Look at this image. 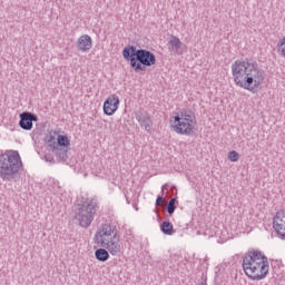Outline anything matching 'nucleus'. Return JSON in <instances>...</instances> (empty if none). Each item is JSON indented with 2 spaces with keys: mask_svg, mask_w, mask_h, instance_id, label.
Returning <instances> with one entry per match:
<instances>
[{
  "mask_svg": "<svg viewBox=\"0 0 285 285\" xmlns=\"http://www.w3.org/2000/svg\"><path fill=\"white\" fill-rule=\"evenodd\" d=\"M234 82L249 92H257L264 83V70L259 69L253 58H242L232 65Z\"/></svg>",
  "mask_w": 285,
  "mask_h": 285,
  "instance_id": "f257e3e1",
  "label": "nucleus"
},
{
  "mask_svg": "<svg viewBox=\"0 0 285 285\" xmlns=\"http://www.w3.org/2000/svg\"><path fill=\"white\" fill-rule=\"evenodd\" d=\"M269 268L268 257L257 249L248 250L243 257L244 273L254 282L266 279Z\"/></svg>",
  "mask_w": 285,
  "mask_h": 285,
  "instance_id": "f03ea898",
  "label": "nucleus"
},
{
  "mask_svg": "<svg viewBox=\"0 0 285 285\" xmlns=\"http://www.w3.org/2000/svg\"><path fill=\"white\" fill-rule=\"evenodd\" d=\"M122 57L125 61H129L130 68L135 72H146V68H153L157 63V57L153 51L137 49V47L130 45L122 49Z\"/></svg>",
  "mask_w": 285,
  "mask_h": 285,
  "instance_id": "7ed1b4c3",
  "label": "nucleus"
},
{
  "mask_svg": "<svg viewBox=\"0 0 285 285\" xmlns=\"http://www.w3.org/2000/svg\"><path fill=\"white\" fill-rule=\"evenodd\" d=\"M21 168H23V163L18 150L0 155V179L2 181H17Z\"/></svg>",
  "mask_w": 285,
  "mask_h": 285,
  "instance_id": "20e7f679",
  "label": "nucleus"
},
{
  "mask_svg": "<svg viewBox=\"0 0 285 285\" xmlns=\"http://www.w3.org/2000/svg\"><path fill=\"white\" fill-rule=\"evenodd\" d=\"M98 203L95 198H87L82 204H78L75 209V219L81 228H90V224L95 222Z\"/></svg>",
  "mask_w": 285,
  "mask_h": 285,
  "instance_id": "39448f33",
  "label": "nucleus"
},
{
  "mask_svg": "<svg viewBox=\"0 0 285 285\" xmlns=\"http://www.w3.org/2000/svg\"><path fill=\"white\" fill-rule=\"evenodd\" d=\"M170 124L177 135H187L190 137L195 131V116L191 111L181 109L174 116V121Z\"/></svg>",
  "mask_w": 285,
  "mask_h": 285,
  "instance_id": "423d86ee",
  "label": "nucleus"
},
{
  "mask_svg": "<svg viewBox=\"0 0 285 285\" xmlns=\"http://www.w3.org/2000/svg\"><path fill=\"white\" fill-rule=\"evenodd\" d=\"M110 239H119V236H117V228L112 227L110 224H102L101 228L96 232L94 242L100 246L106 242H110Z\"/></svg>",
  "mask_w": 285,
  "mask_h": 285,
  "instance_id": "0eeeda50",
  "label": "nucleus"
},
{
  "mask_svg": "<svg viewBox=\"0 0 285 285\" xmlns=\"http://www.w3.org/2000/svg\"><path fill=\"white\" fill-rule=\"evenodd\" d=\"M273 228L281 239H285V209H279L273 217Z\"/></svg>",
  "mask_w": 285,
  "mask_h": 285,
  "instance_id": "6e6552de",
  "label": "nucleus"
},
{
  "mask_svg": "<svg viewBox=\"0 0 285 285\" xmlns=\"http://www.w3.org/2000/svg\"><path fill=\"white\" fill-rule=\"evenodd\" d=\"M119 104H121V101L117 95L109 96L104 102V114L111 117V115H115L119 109Z\"/></svg>",
  "mask_w": 285,
  "mask_h": 285,
  "instance_id": "1a4fd4ad",
  "label": "nucleus"
},
{
  "mask_svg": "<svg viewBox=\"0 0 285 285\" xmlns=\"http://www.w3.org/2000/svg\"><path fill=\"white\" fill-rule=\"evenodd\" d=\"M32 121H37V115L30 111H23L20 114L19 126L22 130H32Z\"/></svg>",
  "mask_w": 285,
  "mask_h": 285,
  "instance_id": "9d476101",
  "label": "nucleus"
},
{
  "mask_svg": "<svg viewBox=\"0 0 285 285\" xmlns=\"http://www.w3.org/2000/svg\"><path fill=\"white\" fill-rule=\"evenodd\" d=\"M136 119L140 125V128H144L146 132H151L153 130V119L148 115V112L138 111L136 114Z\"/></svg>",
  "mask_w": 285,
  "mask_h": 285,
  "instance_id": "9b49d317",
  "label": "nucleus"
},
{
  "mask_svg": "<svg viewBox=\"0 0 285 285\" xmlns=\"http://www.w3.org/2000/svg\"><path fill=\"white\" fill-rule=\"evenodd\" d=\"M101 248H106L110 255H117L118 253H121V245L119 244V237L115 240V238H111L110 240H107L102 244H100Z\"/></svg>",
  "mask_w": 285,
  "mask_h": 285,
  "instance_id": "f8f14e48",
  "label": "nucleus"
},
{
  "mask_svg": "<svg viewBox=\"0 0 285 285\" xmlns=\"http://www.w3.org/2000/svg\"><path fill=\"white\" fill-rule=\"evenodd\" d=\"M77 48L80 52H88L92 48V38L88 35H82L77 40Z\"/></svg>",
  "mask_w": 285,
  "mask_h": 285,
  "instance_id": "ddd939ff",
  "label": "nucleus"
},
{
  "mask_svg": "<svg viewBox=\"0 0 285 285\" xmlns=\"http://www.w3.org/2000/svg\"><path fill=\"white\" fill-rule=\"evenodd\" d=\"M169 52H175L176 55H181V40L173 36L167 43Z\"/></svg>",
  "mask_w": 285,
  "mask_h": 285,
  "instance_id": "4468645a",
  "label": "nucleus"
},
{
  "mask_svg": "<svg viewBox=\"0 0 285 285\" xmlns=\"http://www.w3.org/2000/svg\"><path fill=\"white\" fill-rule=\"evenodd\" d=\"M58 159V161H68V147L51 148Z\"/></svg>",
  "mask_w": 285,
  "mask_h": 285,
  "instance_id": "2eb2a0df",
  "label": "nucleus"
},
{
  "mask_svg": "<svg viewBox=\"0 0 285 285\" xmlns=\"http://www.w3.org/2000/svg\"><path fill=\"white\" fill-rule=\"evenodd\" d=\"M95 257L98 262H108L110 259V254L108 253L106 247L98 248L95 252Z\"/></svg>",
  "mask_w": 285,
  "mask_h": 285,
  "instance_id": "dca6fc26",
  "label": "nucleus"
},
{
  "mask_svg": "<svg viewBox=\"0 0 285 285\" xmlns=\"http://www.w3.org/2000/svg\"><path fill=\"white\" fill-rule=\"evenodd\" d=\"M160 230L163 235H175V227L173 226V223L168 220H164L160 224Z\"/></svg>",
  "mask_w": 285,
  "mask_h": 285,
  "instance_id": "f3484780",
  "label": "nucleus"
},
{
  "mask_svg": "<svg viewBox=\"0 0 285 285\" xmlns=\"http://www.w3.org/2000/svg\"><path fill=\"white\" fill-rule=\"evenodd\" d=\"M55 148H70V139L66 135H58Z\"/></svg>",
  "mask_w": 285,
  "mask_h": 285,
  "instance_id": "a211bd4d",
  "label": "nucleus"
},
{
  "mask_svg": "<svg viewBox=\"0 0 285 285\" xmlns=\"http://www.w3.org/2000/svg\"><path fill=\"white\" fill-rule=\"evenodd\" d=\"M55 135H57V131H49V135L46 136L45 138V141L46 144H48L50 150H52V148H56V144H57V140L55 138Z\"/></svg>",
  "mask_w": 285,
  "mask_h": 285,
  "instance_id": "6ab92c4d",
  "label": "nucleus"
},
{
  "mask_svg": "<svg viewBox=\"0 0 285 285\" xmlns=\"http://www.w3.org/2000/svg\"><path fill=\"white\" fill-rule=\"evenodd\" d=\"M177 204H179L177 198H171L168 202V204H167V213H168V215H174L175 214V210H177Z\"/></svg>",
  "mask_w": 285,
  "mask_h": 285,
  "instance_id": "aec40b11",
  "label": "nucleus"
},
{
  "mask_svg": "<svg viewBox=\"0 0 285 285\" xmlns=\"http://www.w3.org/2000/svg\"><path fill=\"white\" fill-rule=\"evenodd\" d=\"M277 48H278V52H281L282 57L285 58V37L278 41Z\"/></svg>",
  "mask_w": 285,
  "mask_h": 285,
  "instance_id": "412c9836",
  "label": "nucleus"
},
{
  "mask_svg": "<svg viewBox=\"0 0 285 285\" xmlns=\"http://www.w3.org/2000/svg\"><path fill=\"white\" fill-rule=\"evenodd\" d=\"M229 161H239V153L232 150L228 153Z\"/></svg>",
  "mask_w": 285,
  "mask_h": 285,
  "instance_id": "4be33fe9",
  "label": "nucleus"
},
{
  "mask_svg": "<svg viewBox=\"0 0 285 285\" xmlns=\"http://www.w3.org/2000/svg\"><path fill=\"white\" fill-rule=\"evenodd\" d=\"M45 160L48 161L49 164H55V157L50 154L45 155Z\"/></svg>",
  "mask_w": 285,
  "mask_h": 285,
  "instance_id": "5701e85b",
  "label": "nucleus"
},
{
  "mask_svg": "<svg viewBox=\"0 0 285 285\" xmlns=\"http://www.w3.org/2000/svg\"><path fill=\"white\" fill-rule=\"evenodd\" d=\"M161 202H164V195H159V196H157V198H156V206H159V204H161Z\"/></svg>",
  "mask_w": 285,
  "mask_h": 285,
  "instance_id": "b1692460",
  "label": "nucleus"
},
{
  "mask_svg": "<svg viewBox=\"0 0 285 285\" xmlns=\"http://www.w3.org/2000/svg\"><path fill=\"white\" fill-rule=\"evenodd\" d=\"M198 285H208V284L206 283V279H204Z\"/></svg>",
  "mask_w": 285,
  "mask_h": 285,
  "instance_id": "393cba45",
  "label": "nucleus"
},
{
  "mask_svg": "<svg viewBox=\"0 0 285 285\" xmlns=\"http://www.w3.org/2000/svg\"><path fill=\"white\" fill-rule=\"evenodd\" d=\"M163 188L166 190L168 188V184H165Z\"/></svg>",
  "mask_w": 285,
  "mask_h": 285,
  "instance_id": "a878e982",
  "label": "nucleus"
},
{
  "mask_svg": "<svg viewBox=\"0 0 285 285\" xmlns=\"http://www.w3.org/2000/svg\"><path fill=\"white\" fill-rule=\"evenodd\" d=\"M165 190H166V189H164V187H161V195H164Z\"/></svg>",
  "mask_w": 285,
  "mask_h": 285,
  "instance_id": "bb28decb",
  "label": "nucleus"
}]
</instances>
